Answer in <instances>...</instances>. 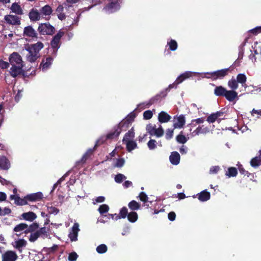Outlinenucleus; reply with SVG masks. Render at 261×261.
<instances>
[{"instance_id": "f257e3e1", "label": "nucleus", "mask_w": 261, "mask_h": 261, "mask_svg": "<svg viewBox=\"0 0 261 261\" xmlns=\"http://www.w3.org/2000/svg\"><path fill=\"white\" fill-rule=\"evenodd\" d=\"M44 45L41 42L28 45L25 49L28 51L26 58L28 61L34 63L40 57V51L43 48Z\"/></svg>"}, {"instance_id": "f03ea898", "label": "nucleus", "mask_w": 261, "mask_h": 261, "mask_svg": "<svg viewBox=\"0 0 261 261\" xmlns=\"http://www.w3.org/2000/svg\"><path fill=\"white\" fill-rule=\"evenodd\" d=\"M131 124L132 123L128 120L123 119L117 125L114 127L112 131L107 135V139H113L117 138L121 132L126 131Z\"/></svg>"}, {"instance_id": "7ed1b4c3", "label": "nucleus", "mask_w": 261, "mask_h": 261, "mask_svg": "<svg viewBox=\"0 0 261 261\" xmlns=\"http://www.w3.org/2000/svg\"><path fill=\"white\" fill-rule=\"evenodd\" d=\"M55 31V28L48 22L40 23L38 28V31L41 35H52Z\"/></svg>"}, {"instance_id": "20e7f679", "label": "nucleus", "mask_w": 261, "mask_h": 261, "mask_svg": "<svg viewBox=\"0 0 261 261\" xmlns=\"http://www.w3.org/2000/svg\"><path fill=\"white\" fill-rule=\"evenodd\" d=\"M192 75V72L190 71H187L185 73L180 74L175 80V81L172 84L169 85L166 90H170L172 88H176L177 85L182 83L185 80L188 79Z\"/></svg>"}, {"instance_id": "39448f33", "label": "nucleus", "mask_w": 261, "mask_h": 261, "mask_svg": "<svg viewBox=\"0 0 261 261\" xmlns=\"http://www.w3.org/2000/svg\"><path fill=\"white\" fill-rule=\"evenodd\" d=\"M9 62L12 66H23L21 57L16 52H14L10 56Z\"/></svg>"}, {"instance_id": "423d86ee", "label": "nucleus", "mask_w": 261, "mask_h": 261, "mask_svg": "<svg viewBox=\"0 0 261 261\" xmlns=\"http://www.w3.org/2000/svg\"><path fill=\"white\" fill-rule=\"evenodd\" d=\"M232 69L231 67L227 68H224L220 70L214 71V75L215 76V81L217 80H222L228 74L231 72Z\"/></svg>"}, {"instance_id": "0eeeda50", "label": "nucleus", "mask_w": 261, "mask_h": 261, "mask_svg": "<svg viewBox=\"0 0 261 261\" xmlns=\"http://www.w3.org/2000/svg\"><path fill=\"white\" fill-rule=\"evenodd\" d=\"M191 135L193 137L199 135L200 134H206L210 132V127L204 126V125L199 126L195 130L192 132V128L190 129Z\"/></svg>"}, {"instance_id": "6e6552de", "label": "nucleus", "mask_w": 261, "mask_h": 261, "mask_svg": "<svg viewBox=\"0 0 261 261\" xmlns=\"http://www.w3.org/2000/svg\"><path fill=\"white\" fill-rule=\"evenodd\" d=\"M23 35L24 37L32 39L38 38V33L31 25L24 27Z\"/></svg>"}, {"instance_id": "1a4fd4ad", "label": "nucleus", "mask_w": 261, "mask_h": 261, "mask_svg": "<svg viewBox=\"0 0 261 261\" xmlns=\"http://www.w3.org/2000/svg\"><path fill=\"white\" fill-rule=\"evenodd\" d=\"M2 261H15L18 256L14 251L8 250L2 254Z\"/></svg>"}, {"instance_id": "9d476101", "label": "nucleus", "mask_w": 261, "mask_h": 261, "mask_svg": "<svg viewBox=\"0 0 261 261\" xmlns=\"http://www.w3.org/2000/svg\"><path fill=\"white\" fill-rule=\"evenodd\" d=\"M99 141H97L96 143L95 144L94 148L93 149H89L86 153L83 155L82 159L80 161L78 162L79 163H81L82 164L85 163L87 160L90 159L91 156L93 155L94 151L96 149L97 147L99 145Z\"/></svg>"}, {"instance_id": "9b49d317", "label": "nucleus", "mask_w": 261, "mask_h": 261, "mask_svg": "<svg viewBox=\"0 0 261 261\" xmlns=\"http://www.w3.org/2000/svg\"><path fill=\"white\" fill-rule=\"evenodd\" d=\"M43 198V195L42 192H38L37 193L28 194L26 195V199L28 202H36L42 200Z\"/></svg>"}, {"instance_id": "f8f14e48", "label": "nucleus", "mask_w": 261, "mask_h": 261, "mask_svg": "<svg viewBox=\"0 0 261 261\" xmlns=\"http://www.w3.org/2000/svg\"><path fill=\"white\" fill-rule=\"evenodd\" d=\"M64 33L60 31L53 38L50 45L51 47L57 49L60 45L59 43L62 37L64 35Z\"/></svg>"}, {"instance_id": "ddd939ff", "label": "nucleus", "mask_w": 261, "mask_h": 261, "mask_svg": "<svg viewBox=\"0 0 261 261\" xmlns=\"http://www.w3.org/2000/svg\"><path fill=\"white\" fill-rule=\"evenodd\" d=\"M4 19L9 24L16 25L20 24V18L16 15H7Z\"/></svg>"}, {"instance_id": "4468645a", "label": "nucleus", "mask_w": 261, "mask_h": 261, "mask_svg": "<svg viewBox=\"0 0 261 261\" xmlns=\"http://www.w3.org/2000/svg\"><path fill=\"white\" fill-rule=\"evenodd\" d=\"M79 231V224L77 223H74L72 227L71 231H70L68 234V237L72 242L76 241L77 240L78 232Z\"/></svg>"}, {"instance_id": "2eb2a0df", "label": "nucleus", "mask_w": 261, "mask_h": 261, "mask_svg": "<svg viewBox=\"0 0 261 261\" xmlns=\"http://www.w3.org/2000/svg\"><path fill=\"white\" fill-rule=\"evenodd\" d=\"M177 119V122H175L173 123V127L174 128H181L185 124L186 120L185 117L184 115H180L177 117L174 116V119Z\"/></svg>"}, {"instance_id": "dca6fc26", "label": "nucleus", "mask_w": 261, "mask_h": 261, "mask_svg": "<svg viewBox=\"0 0 261 261\" xmlns=\"http://www.w3.org/2000/svg\"><path fill=\"white\" fill-rule=\"evenodd\" d=\"M29 17L31 21H37L40 19L41 14L37 9L33 8L29 13Z\"/></svg>"}, {"instance_id": "f3484780", "label": "nucleus", "mask_w": 261, "mask_h": 261, "mask_svg": "<svg viewBox=\"0 0 261 261\" xmlns=\"http://www.w3.org/2000/svg\"><path fill=\"white\" fill-rule=\"evenodd\" d=\"M10 165L9 160L5 156H0V169L1 170H8L10 168Z\"/></svg>"}, {"instance_id": "a211bd4d", "label": "nucleus", "mask_w": 261, "mask_h": 261, "mask_svg": "<svg viewBox=\"0 0 261 261\" xmlns=\"http://www.w3.org/2000/svg\"><path fill=\"white\" fill-rule=\"evenodd\" d=\"M23 67L21 66H12L9 71L10 75L13 77H16L17 75H20L22 72Z\"/></svg>"}, {"instance_id": "6ab92c4d", "label": "nucleus", "mask_w": 261, "mask_h": 261, "mask_svg": "<svg viewBox=\"0 0 261 261\" xmlns=\"http://www.w3.org/2000/svg\"><path fill=\"white\" fill-rule=\"evenodd\" d=\"M53 61V58L51 57H48L46 58H43L40 64V66L42 67V70H47L51 66Z\"/></svg>"}, {"instance_id": "aec40b11", "label": "nucleus", "mask_w": 261, "mask_h": 261, "mask_svg": "<svg viewBox=\"0 0 261 261\" xmlns=\"http://www.w3.org/2000/svg\"><path fill=\"white\" fill-rule=\"evenodd\" d=\"M197 196L198 197V199L200 201L202 202L206 201L211 198L210 193L206 190L201 191L200 193H198Z\"/></svg>"}, {"instance_id": "412c9836", "label": "nucleus", "mask_w": 261, "mask_h": 261, "mask_svg": "<svg viewBox=\"0 0 261 261\" xmlns=\"http://www.w3.org/2000/svg\"><path fill=\"white\" fill-rule=\"evenodd\" d=\"M227 89L222 86H216L214 90V94L218 97H224Z\"/></svg>"}, {"instance_id": "4be33fe9", "label": "nucleus", "mask_w": 261, "mask_h": 261, "mask_svg": "<svg viewBox=\"0 0 261 261\" xmlns=\"http://www.w3.org/2000/svg\"><path fill=\"white\" fill-rule=\"evenodd\" d=\"M224 97L229 101H233L238 97V93L234 90H227Z\"/></svg>"}, {"instance_id": "5701e85b", "label": "nucleus", "mask_w": 261, "mask_h": 261, "mask_svg": "<svg viewBox=\"0 0 261 261\" xmlns=\"http://www.w3.org/2000/svg\"><path fill=\"white\" fill-rule=\"evenodd\" d=\"M180 158L179 154L176 151H173L170 155L169 160L172 165H177L179 163Z\"/></svg>"}, {"instance_id": "b1692460", "label": "nucleus", "mask_w": 261, "mask_h": 261, "mask_svg": "<svg viewBox=\"0 0 261 261\" xmlns=\"http://www.w3.org/2000/svg\"><path fill=\"white\" fill-rule=\"evenodd\" d=\"M171 119V117L164 111H162L159 114L158 120L162 123H166Z\"/></svg>"}, {"instance_id": "393cba45", "label": "nucleus", "mask_w": 261, "mask_h": 261, "mask_svg": "<svg viewBox=\"0 0 261 261\" xmlns=\"http://www.w3.org/2000/svg\"><path fill=\"white\" fill-rule=\"evenodd\" d=\"M22 218L30 222L33 221L37 218V215L35 213L33 212H29L24 213L21 215Z\"/></svg>"}, {"instance_id": "a878e982", "label": "nucleus", "mask_w": 261, "mask_h": 261, "mask_svg": "<svg viewBox=\"0 0 261 261\" xmlns=\"http://www.w3.org/2000/svg\"><path fill=\"white\" fill-rule=\"evenodd\" d=\"M128 214V213L127 208H126V207L123 206L122 208L120 209L119 215H116L115 220H117L121 218L124 219L127 217Z\"/></svg>"}, {"instance_id": "bb28decb", "label": "nucleus", "mask_w": 261, "mask_h": 261, "mask_svg": "<svg viewBox=\"0 0 261 261\" xmlns=\"http://www.w3.org/2000/svg\"><path fill=\"white\" fill-rule=\"evenodd\" d=\"M135 137V132L134 128L132 127L130 130H129L125 135L123 138L122 141L123 143H124L125 141L131 140V139H133Z\"/></svg>"}, {"instance_id": "cd10ccee", "label": "nucleus", "mask_w": 261, "mask_h": 261, "mask_svg": "<svg viewBox=\"0 0 261 261\" xmlns=\"http://www.w3.org/2000/svg\"><path fill=\"white\" fill-rule=\"evenodd\" d=\"M11 9L12 11L17 15L23 14V11L19 5L17 3H14L11 6Z\"/></svg>"}, {"instance_id": "c85d7f7f", "label": "nucleus", "mask_w": 261, "mask_h": 261, "mask_svg": "<svg viewBox=\"0 0 261 261\" xmlns=\"http://www.w3.org/2000/svg\"><path fill=\"white\" fill-rule=\"evenodd\" d=\"M40 14H42L43 15L49 16L50 15L52 12L53 10L51 7L48 5H46L40 9Z\"/></svg>"}, {"instance_id": "c756f323", "label": "nucleus", "mask_w": 261, "mask_h": 261, "mask_svg": "<svg viewBox=\"0 0 261 261\" xmlns=\"http://www.w3.org/2000/svg\"><path fill=\"white\" fill-rule=\"evenodd\" d=\"M124 143L126 144V149L128 152L132 151L137 146V144L136 142L133 140L125 141Z\"/></svg>"}, {"instance_id": "7c9ffc66", "label": "nucleus", "mask_w": 261, "mask_h": 261, "mask_svg": "<svg viewBox=\"0 0 261 261\" xmlns=\"http://www.w3.org/2000/svg\"><path fill=\"white\" fill-rule=\"evenodd\" d=\"M250 165L254 168H256L261 165V157L257 156L252 158L250 161Z\"/></svg>"}, {"instance_id": "2f4dec72", "label": "nucleus", "mask_w": 261, "mask_h": 261, "mask_svg": "<svg viewBox=\"0 0 261 261\" xmlns=\"http://www.w3.org/2000/svg\"><path fill=\"white\" fill-rule=\"evenodd\" d=\"M128 206L132 211L138 210L140 208V204L135 200H132L128 204Z\"/></svg>"}, {"instance_id": "473e14b6", "label": "nucleus", "mask_w": 261, "mask_h": 261, "mask_svg": "<svg viewBox=\"0 0 261 261\" xmlns=\"http://www.w3.org/2000/svg\"><path fill=\"white\" fill-rule=\"evenodd\" d=\"M127 218L130 222L134 223L138 220V215L136 212L132 211L128 213Z\"/></svg>"}, {"instance_id": "72a5a7b5", "label": "nucleus", "mask_w": 261, "mask_h": 261, "mask_svg": "<svg viewBox=\"0 0 261 261\" xmlns=\"http://www.w3.org/2000/svg\"><path fill=\"white\" fill-rule=\"evenodd\" d=\"M236 80L238 83H240L242 84V86H244V85H245L247 81V77L244 74L239 73L237 76Z\"/></svg>"}, {"instance_id": "f704fd0d", "label": "nucleus", "mask_w": 261, "mask_h": 261, "mask_svg": "<svg viewBox=\"0 0 261 261\" xmlns=\"http://www.w3.org/2000/svg\"><path fill=\"white\" fill-rule=\"evenodd\" d=\"M228 86L231 89L236 90L238 88V83L236 80V79L234 78H232L231 80H229L228 82Z\"/></svg>"}, {"instance_id": "c9c22d12", "label": "nucleus", "mask_w": 261, "mask_h": 261, "mask_svg": "<svg viewBox=\"0 0 261 261\" xmlns=\"http://www.w3.org/2000/svg\"><path fill=\"white\" fill-rule=\"evenodd\" d=\"M182 133V131H181L179 134L176 137V140L178 143L184 144L187 142L188 139Z\"/></svg>"}, {"instance_id": "e433bc0d", "label": "nucleus", "mask_w": 261, "mask_h": 261, "mask_svg": "<svg viewBox=\"0 0 261 261\" xmlns=\"http://www.w3.org/2000/svg\"><path fill=\"white\" fill-rule=\"evenodd\" d=\"M248 41V38H246L244 41L240 44L239 47V58H242L244 51V46L246 45Z\"/></svg>"}, {"instance_id": "4c0bfd02", "label": "nucleus", "mask_w": 261, "mask_h": 261, "mask_svg": "<svg viewBox=\"0 0 261 261\" xmlns=\"http://www.w3.org/2000/svg\"><path fill=\"white\" fill-rule=\"evenodd\" d=\"M15 203L17 205H24L28 204V200L26 199V196L23 198H20L19 196L15 199Z\"/></svg>"}, {"instance_id": "58836bf2", "label": "nucleus", "mask_w": 261, "mask_h": 261, "mask_svg": "<svg viewBox=\"0 0 261 261\" xmlns=\"http://www.w3.org/2000/svg\"><path fill=\"white\" fill-rule=\"evenodd\" d=\"M15 247L19 250L20 248L25 247L27 245V241L23 239H19L15 241Z\"/></svg>"}, {"instance_id": "ea45409f", "label": "nucleus", "mask_w": 261, "mask_h": 261, "mask_svg": "<svg viewBox=\"0 0 261 261\" xmlns=\"http://www.w3.org/2000/svg\"><path fill=\"white\" fill-rule=\"evenodd\" d=\"M28 225L24 223H20L15 226L13 231L15 232H19L23 231L25 228H27Z\"/></svg>"}, {"instance_id": "a19ab883", "label": "nucleus", "mask_w": 261, "mask_h": 261, "mask_svg": "<svg viewBox=\"0 0 261 261\" xmlns=\"http://www.w3.org/2000/svg\"><path fill=\"white\" fill-rule=\"evenodd\" d=\"M238 174V171L235 167H229L228 169V172L226 173V175L228 177H234L236 176Z\"/></svg>"}, {"instance_id": "79ce46f5", "label": "nucleus", "mask_w": 261, "mask_h": 261, "mask_svg": "<svg viewBox=\"0 0 261 261\" xmlns=\"http://www.w3.org/2000/svg\"><path fill=\"white\" fill-rule=\"evenodd\" d=\"M204 121V118L203 117L199 118L196 119H193L191 121V123L188 125L191 127H195L197 124L203 123Z\"/></svg>"}, {"instance_id": "37998d69", "label": "nucleus", "mask_w": 261, "mask_h": 261, "mask_svg": "<svg viewBox=\"0 0 261 261\" xmlns=\"http://www.w3.org/2000/svg\"><path fill=\"white\" fill-rule=\"evenodd\" d=\"M167 44L169 46V49L172 51H175L177 48L178 44L175 40L171 39L168 41Z\"/></svg>"}, {"instance_id": "c03bdc74", "label": "nucleus", "mask_w": 261, "mask_h": 261, "mask_svg": "<svg viewBox=\"0 0 261 261\" xmlns=\"http://www.w3.org/2000/svg\"><path fill=\"white\" fill-rule=\"evenodd\" d=\"M146 130L151 136H154V133L156 129V125L155 124L152 125L151 123L147 125Z\"/></svg>"}, {"instance_id": "a18cd8bd", "label": "nucleus", "mask_w": 261, "mask_h": 261, "mask_svg": "<svg viewBox=\"0 0 261 261\" xmlns=\"http://www.w3.org/2000/svg\"><path fill=\"white\" fill-rule=\"evenodd\" d=\"M158 101L156 100L154 96L151 98L149 101L143 102L140 105H143L144 107H145L146 108H149L150 106L154 104V103Z\"/></svg>"}, {"instance_id": "49530a36", "label": "nucleus", "mask_w": 261, "mask_h": 261, "mask_svg": "<svg viewBox=\"0 0 261 261\" xmlns=\"http://www.w3.org/2000/svg\"><path fill=\"white\" fill-rule=\"evenodd\" d=\"M109 210V206L106 204L100 205L98 208V212L101 215L107 213Z\"/></svg>"}, {"instance_id": "de8ad7c7", "label": "nucleus", "mask_w": 261, "mask_h": 261, "mask_svg": "<svg viewBox=\"0 0 261 261\" xmlns=\"http://www.w3.org/2000/svg\"><path fill=\"white\" fill-rule=\"evenodd\" d=\"M40 236L39 232L37 230L35 232L31 233L29 240L31 242H34L36 241Z\"/></svg>"}, {"instance_id": "09e8293b", "label": "nucleus", "mask_w": 261, "mask_h": 261, "mask_svg": "<svg viewBox=\"0 0 261 261\" xmlns=\"http://www.w3.org/2000/svg\"><path fill=\"white\" fill-rule=\"evenodd\" d=\"M107 250V246L105 244L99 245L96 248V251L100 254H102L106 252Z\"/></svg>"}, {"instance_id": "8fccbe9b", "label": "nucleus", "mask_w": 261, "mask_h": 261, "mask_svg": "<svg viewBox=\"0 0 261 261\" xmlns=\"http://www.w3.org/2000/svg\"><path fill=\"white\" fill-rule=\"evenodd\" d=\"M126 178V176L121 173H118L115 175V181L117 183H121L124 179Z\"/></svg>"}, {"instance_id": "3c124183", "label": "nucleus", "mask_w": 261, "mask_h": 261, "mask_svg": "<svg viewBox=\"0 0 261 261\" xmlns=\"http://www.w3.org/2000/svg\"><path fill=\"white\" fill-rule=\"evenodd\" d=\"M28 227L29 231H31V233L34 232L39 228V224L37 222H34L30 226H28Z\"/></svg>"}, {"instance_id": "603ef678", "label": "nucleus", "mask_w": 261, "mask_h": 261, "mask_svg": "<svg viewBox=\"0 0 261 261\" xmlns=\"http://www.w3.org/2000/svg\"><path fill=\"white\" fill-rule=\"evenodd\" d=\"M153 113L150 110H147L143 113V118L145 120H148L152 118Z\"/></svg>"}, {"instance_id": "864d4df0", "label": "nucleus", "mask_w": 261, "mask_h": 261, "mask_svg": "<svg viewBox=\"0 0 261 261\" xmlns=\"http://www.w3.org/2000/svg\"><path fill=\"white\" fill-rule=\"evenodd\" d=\"M174 129L168 128L166 130L165 138L167 140L171 139L173 136Z\"/></svg>"}, {"instance_id": "5fc2aeb1", "label": "nucleus", "mask_w": 261, "mask_h": 261, "mask_svg": "<svg viewBox=\"0 0 261 261\" xmlns=\"http://www.w3.org/2000/svg\"><path fill=\"white\" fill-rule=\"evenodd\" d=\"M216 120L218 121V118L215 113L211 114L206 119V121L210 123H214Z\"/></svg>"}, {"instance_id": "6e6d98bb", "label": "nucleus", "mask_w": 261, "mask_h": 261, "mask_svg": "<svg viewBox=\"0 0 261 261\" xmlns=\"http://www.w3.org/2000/svg\"><path fill=\"white\" fill-rule=\"evenodd\" d=\"M156 141L153 139H150L148 142L147 143V146L149 149L153 150L155 149L156 147Z\"/></svg>"}, {"instance_id": "4d7b16f0", "label": "nucleus", "mask_w": 261, "mask_h": 261, "mask_svg": "<svg viewBox=\"0 0 261 261\" xmlns=\"http://www.w3.org/2000/svg\"><path fill=\"white\" fill-rule=\"evenodd\" d=\"M48 212L50 214L56 215L59 212V210L56 207L51 206L47 207Z\"/></svg>"}, {"instance_id": "13d9d810", "label": "nucleus", "mask_w": 261, "mask_h": 261, "mask_svg": "<svg viewBox=\"0 0 261 261\" xmlns=\"http://www.w3.org/2000/svg\"><path fill=\"white\" fill-rule=\"evenodd\" d=\"M163 134L164 130L161 126L158 128H156L154 133V136H156L157 137H161L163 135Z\"/></svg>"}, {"instance_id": "bf43d9fd", "label": "nucleus", "mask_w": 261, "mask_h": 261, "mask_svg": "<svg viewBox=\"0 0 261 261\" xmlns=\"http://www.w3.org/2000/svg\"><path fill=\"white\" fill-rule=\"evenodd\" d=\"M139 197L140 200L144 203L148 201V196L144 192H141L140 193Z\"/></svg>"}, {"instance_id": "052dcab7", "label": "nucleus", "mask_w": 261, "mask_h": 261, "mask_svg": "<svg viewBox=\"0 0 261 261\" xmlns=\"http://www.w3.org/2000/svg\"><path fill=\"white\" fill-rule=\"evenodd\" d=\"M48 229H49L46 228L45 227H41V228H40L37 231L39 232V233L40 236L41 235H43L45 237H47L48 236L47 232H48Z\"/></svg>"}, {"instance_id": "680f3d73", "label": "nucleus", "mask_w": 261, "mask_h": 261, "mask_svg": "<svg viewBox=\"0 0 261 261\" xmlns=\"http://www.w3.org/2000/svg\"><path fill=\"white\" fill-rule=\"evenodd\" d=\"M9 63L4 61L2 59H0V69H7L9 67Z\"/></svg>"}, {"instance_id": "e2e57ef3", "label": "nucleus", "mask_w": 261, "mask_h": 261, "mask_svg": "<svg viewBox=\"0 0 261 261\" xmlns=\"http://www.w3.org/2000/svg\"><path fill=\"white\" fill-rule=\"evenodd\" d=\"M124 160L123 158H120L117 160L116 163L115 165V167L121 168L124 164Z\"/></svg>"}, {"instance_id": "0e129e2a", "label": "nucleus", "mask_w": 261, "mask_h": 261, "mask_svg": "<svg viewBox=\"0 0 261 261\" xmlns=\"http://www.w3.org/2000/svg\"><path fill=\"white\" fill-rule=\"evenodd\" d=\"M77 257V254L75 252H73L69 254L68 258L69 261H75Z\"/></svg>"}, {"instance_id": "69168bd1", "label": "nucleus", "mask_w": 261, "mask_h": 261, "mask_svg": "<svg viewBox=\"0 0 261 261\" xmlns=\"http://www.w3.org/2000/svg\"><path fill=\"white\" fill-rule=\"evenodd\" d=\"M239 171L240 174L242 175H244V176H246L247 177H249L250 173L248 171L245 170V169L242 166L239 167Z\"/></svg>"}, {"instance_id": "338daca9", "label": "nucleus", "mask_w": 261, "mask_h": 261, "mask_svg": "<svg viewBox=\"0 0 261 261\" xmlns=\"http://www.w3.org/2000/svg\"><path fill=\"white\" fill-rule=\"evenodd\" d=\"M166 96V93L165 91H162L159 94H158L154 96V97L155 98L156 100L157 101L160 100L162 98L165 97Z\"/></svg>"}, {"instance_id": "774afa93", "label": "nucleus", "mask_w": 261, "mask_h": 261, "mask_svg": "<svg viewBox=\"0 0 261 261\" xmlns=\"http://www.w3.org/2000/svg\"><path fill=\"white\" fill-rule=\"evenodd\" d=\"M136 117V115L134 113H131L128 114L124 119L128 120V121H130V123L134 121V119Z\"/></svg>"}]
</instances>
